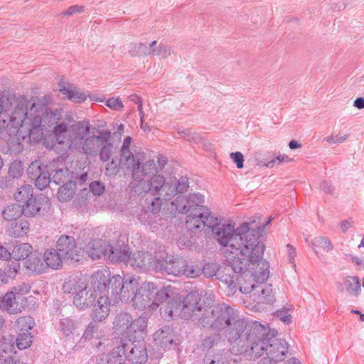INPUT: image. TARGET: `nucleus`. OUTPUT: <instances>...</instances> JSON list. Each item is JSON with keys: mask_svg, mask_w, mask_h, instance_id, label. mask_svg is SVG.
Returning <instances> with one entry per match:
<instances>
[{"mask_svg": "<svg viewBox=\"0 0 364 364\" xmlns=\"http://www.w3.org/2000/svg\"><path fill=\"white\" fill-rule=\"evenodd\" d=\"M132 138L124 139L121 149L119 164L132 171V181L130 185L138 195L148 191L156 193L164 184V176L158 174V167L154 159H147L143 152L131 150Z\"/></svg>", "mask_w": 364, "mask_h": 364, "instance_id": "1", "label": "nucleus"}, {"mask_svg": "<svg viewBox=\"0 0 364 364\" xmlns=\"http://www.w3.org/2000/svg\"><path fill=\"white\" fill-rule=\"evenodd\" d=\"M23 114L19 117V126L16 134L23 140L28 139L31 142H37L43 139L44 130L53 131L60 124L61 112L46 108L43 105L34 103L26 100Z\"/></svg>", "mask_w": 364, "mask_h": 364, "instance_id": "2", "label": "nucleus"}, {"mask_svg": "<svg viewBox=\"0 0 364 364\" xmlns=\"http://www.w3.org/2000/svg\"><path fill=\"white\" fill-rule=\"evenodd\" d=\"M204 217V227L211 229L215 239L223 247L225 252L234 251L245 254L250 245H253L258 239L259 231L250 228L247 223H242L237 229L231 224H224L218 222V218L213 216L210 210Z\"/></svg>", "mask_w": 364, "mask_h": 364, "instance_id": "3", "label": "nucleus"}, {"mask_svg": "<svg viewBox=\"0 0 364 364\" xmlns=\"http://www.w3.org/2000/svg\"><path fill=\"white\" fill-rule=\"evenodd\" d=\"M154 289L152 282H144L140 284L139 277L127 276L122 278L120 275H113L109 280V290L111 289V296L113 302L118 300L122 302H133L136 309L143 310L146 307L154 310L157 308V304L154 299L151 289Z\"/></svg>", "mask_w": 364, "mask_h": 364, "instance_id": "4", "label": "nucleus"}, {"mask_svg": "<svg viewBox=\"0 0 364 364\" xmlns=\"http://www.w3.org/2000/svg\"><path fill=\"white\" fill-rule=\"evenodd\" d=\"M252 346L249 356L257 358L264 354L267 356L261 360V364H276L282 361L288 352V345L285 340L274 336V331L255 322V330L250 334L248 341Z\"/></svg>", "mask_w": 364, "mask_h": 364, "instance_id": "5", "label": "nucleus"}, {"mask_svg": "<svg viewBox=\"0 0 364 364\" xmlns=\"http://www.w3.org/2000/svg\"><path fill=\"white\" fill-rule=\"evenodd\" d=\"M264 250L262 242L257 241L253 245H250L245 251V254L240 252V250L234 252L223 251L226 255L228 264L224 270L218 272V279L226 289L228 295L233 294L237 289L240 276L238 274H245L247 264L249 261H257L261 257Z\"/></svg>", "mask_w": 364, "mask_h": 364, "instance_id": "6", "label": "nucleus"}, {"mask_svg": "<svg viewBox=\"0 0 364 364\" xmlns=\"http://www.w3.org/2000/svg\"><path fill=\"white\" fill-rule=\"evenodd\" d=\"M205 197L200 193H191L188 198L178 196L176 200L171 201L167 210L173 215L178 213H188L186 226L191 232L200 231L204 228V217L208 213V208L202 204Z\"/></svg>", "mask_w": 364, "mask_h": 364, "instance_id": "7", "label": "nucleus"}, {"mask_svg": "<svg viewBox=\"0 0 364 364\" xmlns=\"http://www.w3.org/2000/svg\"><path fill=\"white\" fill-rule=\"evenodd\" d=\"M90 133V124L80 121L68 128L65 122H60L55 129V143L54 148L61 154L69 149H79L84 138Z\"/></svg>", "mask_w": 364, "mask_h": 364, "instance_id": "8", "label": "nucleus"}, {"mask_svg": "<svg viewBox=\"0 0 364 364\" xmlns=\"http://www.w3.org/2000/svg\"><path fill=\"white\" fill-rule=\"evenodd\" d=\"M148 355L144 344L121 339L107 357V364H144Z\"/></svg>", "mask_w": 364, "mask_h": 364, "instance_id": "9", "label": "nucleus"}, {"mask_svg": "<svg viewBox=\"0 0 364 364\" xmlns=\"http://www.w3.org/2000/svg\"><path fill=\"white\" fill-rule=\"evenodd\" d=\"M26 97L3 95L0 97V132L4 129L9 134H16L19 126V117L23 113Z\"/></svg>", "mask_w": 364, "mask_h": 364, "instance_id": "10", "label": "nucleus"}, {"mask_svg": "<svg viewBox=\"0 0 364 364\" xmlns=\"http://www.w3.org/2000/svg\"><path fill=\"white\" fill-rule=\"evenodd\" d=\"M247 326V321L240 317L237 313L235 319L232 320L224 329L225 336L231 345L230 348L231 353L249 355L252 345L248 341L250 334L255 330V323L251 328L245 333Z\"/></svg>", "mask_w": 364, "mask_h": 364, "instance_id": "11", "label": "nucleus"}, {"mask_svg": "<svg viewBox=\"0 0 364 364\" xmlns=\"http://www.w3.org/2000/svg\"><path fill=\"white\" fill-rule=\"evenodd\" d=\"M237 313L236 310L225 304H218L205 310V313L198 320V325L201 328L221 331L235 319Z\"/></svg>", "mask_w": 364, "mask_h": 364, "instance_id": "12", "label": "nucleus"}, {"mask_svg": "<svg viewBox=\"0 0 364 364\" xmlns=\"http://www.w3.org/2000/svg\"><path fill=\"white\" fill-rule=\"evenodd\" d=\"M63 288L65 292L75 295L73 303L79 309H85L93 305L97 298V295L91 289H87V279L82 275L69 278Z\"/></svg>", "mask_w": 364, "mask_h": 364, "instance_id": "13", "label": "nucleus"}, {"mask_svg": "<svg viewBox=\"0 0 364 364\" xmlns=\"http://www.w3.org/2000/svg\"><path fill=\"white\" fill-rule=\"evenodd\" d=\"M199 294L196 291L189 293L184 300H173L169 301L164 310L165 314L170 317L180 316L184 319H188L196 311H201L199 305Z\"/></svg>", "mask_w": 364, "mask_h": 364, "instance_id": "14", "label": "nucleus"}, {"mask_svg": "<svg viewBox=\"0 0 364 364\" xmlns=\"http://www.w3.org/2000/svg\"><path fill=\"white\" fill-rule=\"evenodd\" d=\"M56 249L63 259L78 262L82 251L76 246L75 238L69 235H61L56 242Z\"/></svg>", "mask_w": 364, "mask_h": 364, "instance_id": "15", "label": "nucleus"}, {"mask_svg": "<svg viewBox=\"0 0 364 364\" xmlns=\"http://www.w3.org/2000/svg\"><path fill=\"white\" fill-rule=\"evenodd\" d=\"M186 267V260L183 258L166 255L158 259L156 272H166L173 276L183 275Z\"/></svg>", "mask_w": 364, "mask_h": 364, "instance_id": "16", "label": "nucleus"}, {"mask_svg": "<svg viewBox=\"0 0 364 364\" xmlns=\"http://www.w3.org/2000/svg\"><path fill=\"white\" fill-rule=\"evenodd\" d=\"M158 259L159 257H154L148 252H137L131 257L129 256L128 262L133 268L138 271H156Z\"/></svg>", "mask_w": 364, "mask_h": 364, "instance_id": "17", "label": "nucleus"}, {"mask_svg": "<svg viewBox=\"0 0 364 364\" xmlns=\"http://www.w3.org/2000/svg\"><path fill=\"white\" fill-rule=\"evenodd\" d=\"M129 53L132 56L144 53L166 58L172 53V49L170 46L162 43L158 44L156 41H154L149 44V48L144 44L139 43L134 45V50H129Z\"/></svg>", "mask_w": 364, "mask_h": 364, "instance_id": "18", "label": "nucleus"}, {"mask_svg": "<svg viewBox=\"0 0 364 364\" xmlns=\"http://www.w3.org/2000/svg\"><path fill=\"white\" fill-rule=\"evenodd\" d=\"M262 254H264V252ZM262 258L263 255L257 261H249L247 264L246 273H250V277H253V280L257 283L265 282L269 275V263L263 260Z\"/></svg>", "mask_w": 364, "mask_h": 364, "instance_id": "19", "label": "nucleus"}, {"mask_svg": "<svg viewBox=\"0 0 364 364\" xmlns=\"http://www.w3.org/2000/svg\"><path fill=\"white\" fill-rule=\"evenodd\" d=\"M26 298L16 296L11 291L0 298V309L11 314H16L24 309Z\"/></svg>", "mask_w": 364, "mask_h": 364, "instance_id": "20", "label": "nucleus"}, {"mask_svg": "<svg viewBox=\"0 0 364 364\" xmlns=\"http://www.w3.org/2000/svg\"><path fill=\"white\" fill-rule=\"evenodd\" d=\"M163 183L161 187L157 190L156 193H159V195L170 199L174 197L177 193H183L187 191L189 188L187 177H181L177 183L167 182L164 177Z\"/></svg>", "mask_w": 364, "mask_h": 364, "instance_id": "21", "label": "nucleus"}, {"mask_svg": "<svg viewBox=\"0 0 364 364\" xmlns=\"http://www.w3.org/2000/svg\"><path fill=\"white\" fill-rule=\"evenodd\" d=\"M155 344L163 348L170 349L173 345L178 344L177 334L171 326H165L156 331L153 335Z\"/></svg>", "mask_w": 364, "mask_h": 364, "instance_id": "22", "label": "nucleus"}, {"mask_svg": "<svg viewBox=\"0 0 364 364\" xmlns=\"http://www.w3.org/2000/svg\"><path fill=\"white\" fill-rule=\"evenodd\" d=\"M50 205L49 199L47 196L41 194L38 196L29 198L22 206L23 214L26 217H33L41 215V210H45Z\"/></svg>", "mask_w": 364, "mask_h": 364, "instance_id": "23", "label": "nucleus"}, {"mask_svg": "<svg viewBox=\"0 0 364 364\" xmlns=\"http://www.w3.org/2000/svg\"><path fill=\"white\" fill-rule=\"evenodd\" d=\"M112 278V277L110 278L107 271L105 272L102 271H97L95 272L90 278V283L91 285L90 289L97 295V292L101 294L107 289V294L110 296V299L113 301L110 294L111 289L109 290V280Z\"/></svg>", "mask_w": 364, "mask_h": 364, "instance_id": "24", "label": "nucleus"}, {"mask_svg": "<svg viewBox=\"0 0 364 364\" xmlns=\"http://www.w3.org/2000/svg\"><path fill=\"white\" fill-rule=\"evenodd\" d=\"M147 193H149L151 196V198L149 200V199H146L147 205L146 209L154 213H158L159 211L163 209L164 213L166 214H170L168 213L167 208L168 205L171 203H168V201L171 200L170 198H166L165 196H162L159 195V193H153L152 191H148Z\"/></svg>", "mask_w": 364, "mask_h": 364, "instance_id": "25", "label": "nucleus"}, {"mask_svg": "<svg viewBox=\"0 0 364 364\" xmlns=\"http://www.w3.org/2000/svg\"><path fill=\"white\" fill-rule=\"evenodd\" d=\"M147 321L144 317H139L135 320L132 318L129 327L127 329L125 336L127 340L135 341L137 338H143L146 333Z\"/></svg>", "mask_w": 364, "mask_h": 364, "instance_id": "26", "label": "nucleus"}, {"mask_svg": "<svg viewBox=\"0 0 364 364\" xmlns=\"http://www.w3.org/2000/svg\"><path fill=\"white\" fill-rule=\"evenodd\" d=\"M255 291L250 295V298L258 304L271 303L274 301L272 288L271 284L264 283H257Z\"/></svg>", "mask_w": 364, "mask_h": 364, "instance_id": "27", "label": "nucleus"}, {"mask_svg": "<svg viewBox=\"0 0 364 364\" xmlns=\"http://www.w3.org/2000/svg\"><path fill=\"white\" fill-rule=\"evenodd\" d=\"M107 248L108 251H107L106 257L108 259L113 262H127L129 259V250L127 246L126 245H116L112 246L109 244H107Z\"/></svg>", "mask_w": 364, "mask_h": 364, "instance_id": "28", "label": "nucleus"}, {"mask_svg": "<svg viewBox=\"0 0 364 364\" xmlns=\"http://www.w3.org/2000/svg\"><path fill=\"white\" fill-rule=\"evenodd\" d=\"M109 296H101L98 298L97 304H94L92 318L94 320L101 322L105 320L109 314Z\"/></svg>", "mask_w": 364, "mask_h": 364, "instance_id": "29", "label": "nucleus"}, {"mask_svg": "<svg viewBox=\"0 0 364 364\" xmlns=\"http://www.w3.org/2000/svg\"><path fill=\"white\" fill-rule=\"evenodd\" d=\"M23 268L28 274H41L46 269V264L41 259L40 255L34 252L33 255L24 261Z\"/></svg>", "mask_w": 364, "mask_h": 364, "instance_id": "30", "label": "nucleus"}, {"mask_svg": "<svg viewBox=\"0 0 364 364\" xmlns=\"http://www.w3.org/2000/svg\"><path fill=\"white\" fill-rule=\"evenodd\" d=\"M105 137L100 136H92L86 138L80 144L78 151H83L86 154H96L99 148L103 144Z\"/></svg>", "mask_w": 364, "mask_h": 364, "instance_id": "31", "label": "nucleus"}, {"mask_svg": "<svg viewBox=\"0 0 364 364\" xmlns=\"http://www.w3.org/2000/svg\"><path fill=\"white\" fill-rule=\"evenodd\" d=\"M107 251V244L101 240L90 242L87 247V253L92 259H100L102 256L106 257Z\"/></svg>", "mask_w": 364, "mask_h": 364, "instance_id": "32", "label": "nucleus"}, {"mask_svg": "<svg viewBox=\"0 0 364 364\" xmlns=\"http://www.w3.org/2000/svg\"><path fill=\"white\" fill-rule=\"evenodd\" d=\"M132 316L126 312L118 314L114 321V329L117 334L126 335L132 321Z\"/></svg>", "mask_w": 364, "mask_h": 364, "instance_id": "33", "label": "nucleus"}, {"mask_svg": "<svg viewBox=\"0 0 364 364\" xmlns=\"http://www.w3.org/2000/svg\"><path fill=\"white\" fill-rule=\"evenodd\" d=\"M58 250H47L43 255V262L46 268L49 267L53 269H58L61 264L63 257L59 254Z\"/></svg>", "mask_w": 364, "mask_h": 364, "instance_id": "34", "label": "nucleus"}, {"mask_svg": "<svg viewBox=\"0 0 364 364\" xmlns=\"http://www.w3.org/2000/svg\"><path fill=\"white\" fill-rule=\"evenodd\" d=\"M239 277L238 284H240V290L244 294L252 293L255 291V289L257 287V283L253 280V277H250V274L247 272L245 274H240Z\"/></svg>", "mask_w": 364, "mask_h": 364, "instance_id": "35", "label": "nucleus"}, {"mask_svg": "<svg viewBox=\"0 0 364 364\" xmlns=\"http://www.w3.org/2000/svg\"><path fill=\"white\" fill-rule=\"evenodd\" d=\"M32 250L33 247L30 244L21 243L14 247L11 255L16 260H26L31 255L33 254Z\"/></svg>", "mask_w": 364, "mask_h": 364, "instance_id": "36", "label": "nucleus"}, {"mask_svg": "<svg viewBox=\"0 0 364 364\" xmlns=\"http://www.w3.org/2000/svg\"><path fill=\"white\" fill-rule=\"evenodd\" d=\"M343 284L347 292L355 296H358L361 291L360 279L355 276H348L344 278Z\"/></svg>", "mask_w": 364, "mask_h": 364, "instance_id": "37", "label": "nucleus"}, {"mask_svg": "<svg viewBox=\"0 0 364 364\" xmlns=\"http://www.w3.org/2000/svg\"><path fill=\"white\" fill-rule=\"evenodd\" d=\"M75 183L69 181L62 186L58 192V198L61 202L70 200L75 194Z\"/></svg>", "mask_w": 364, "mask_h": 364, "instance_id": "38", "label": "nucleus"}, {"mask_svg": "<svg viewBox=\"0 0 364 364\" xmlns=\"http://www.w3.org/2000/svg\"><path fill=\"white\" fill-rule=\"evenodd\" d=\"M3 217L6 220H16L22 214H23V210L22 205L18 203H14L8 205L3 210Z\"/></svg>", "mask_w": 364, "mask_h": 364, "instance_id": "39", "label": "nucleus"}, {"mask_svg": "<svg viewBox=\"0 0 364 364\" xmlns=\"http://www.w3.org/2000/svg\"><path fill=\"white\" fill-rule=\"evenodd\" d=\"M151 291L154 295V300H153V301H155L157 304V307L159 306V303L166 301L171 297V294H173V289L171 286L164 287L159 289L154 284V289H151Z\"/></svg>", "mask_w": 364, "mask_h": 364, "instance_id": "40", "label": "nucleus"}, {"mask_svg": "<svg viewBox=\"0 0 364 364\" xmlns=\"http://www.w3.org/2000/svg\"><path fill=\"white\" fill-rule=\"evenodd\" d=\"M34 180L36 187L40 190L44 189L49 185L52 181V178L46 166L42 169L41 173Z\"/></svg>", "mask_w": 364, "mask_h": 364, "instance_id": "41", "label": "nucleus"}, {"mask_svg": "<svg viewBox=\"0 0 364 364\" xmlns=\"http://www.w3.org/2000/svg\"><path fill=\"white\" fill-rule=\"evenodd\" d=\"M16 201H27L33 198V187L29 184H24L18 188L14 195Z\"/></svg>", "mask_w": 364, "mask_h": 364, "instance_id": "42", "label": "nucleus"}, {"mask_svg": "<svg viewBox=\"0 0 364 364\" xmlns=\"http://www.w3.org/2000/svg\"><path fill=\"white\" fill-rule=\"evenodd\" d=\"M222 336L219 333H211L204 338L202 341V348L204 350L211 349L215 346H218L219 343L223 342Z\"/></svg>", "mask_w": 364, "mask_h": 364, "instance_id": "43", "label": "nucleus"}, {"mask_svg": "<svg viewBox=\"0 0 364 364\" xmlns=\"http://www.w3.org/2000/svg\"><path fill=\"white\" fill-rule=\"evenodd\" d=\"M312 246L314 247V251L318 255L316 248L322 249L323 251L328 252L333 250V245L328 237L319 236L316 237L312 241Z\"/></svg>", "mask_w": 364, "mask_h": 364, "instance_id": "44", "label": "nucleus"}, {"mask_svg": "<svg viewBox=\"0 0 364 364\" xmlns=\"http://www.w3.org/2000/svg\"><path fill=\"white\" fill-rule=\"evenodd\" d=\"M34 324V320L31 316L20 317L15 322L16 330L20 332H28L33 327Z\"/></svg>", "mask_w": 364, "mask_h": 364, "instance_id": "45", "label": "nucleus"}, {"mask_svg": "<svg viewBox=\"0 0 364 364\" xmlns=\"http://www.w3.org/2000/svg\"><path fill=\"white\" fill-rule=\"evenodd\" d=\"M77 322L72 318H65L61 319L59 325L60 331L65 336L72 334L77 328Z\"/></svg>", "mask_w": 364, "mask_h": 364, "instance_id": "46", "label": "nucleus"}, {"mask_svg": "<svg viewBox=\"0 0 364 364\" xmlns=\"http://www.w3.org/2000/svg\"><path fill=\"white\" fill-rule=\"evenodd\" d=\"M66 97L73 102L81 103L86 100L87 95L80 88L73 85Z\"/></svg>", "mask_w": 364, "mask_h": 364, "instance_id": "47", "label": "nucleus"}, {"mask_svg": "<svg viewBox=\"0 0 364 364\" xmlns=\"http://www.w3.org/2000/svg\"><path fill=\"white\" fill-rule=\"evenodd\" d=\"M33 336L29 332H20L16 338V346L20 350L26 349L32 343Z\"/></svg>", "mask_w": 364, "mask_h": 364, "instance_id": "48", "label": "nucleus"}, {"mask_svg": "<svg viewBox=\"0 0 364 364\" xmlns=\"http://www.w3.org/2000/svg\"><path fill=\"white\" fill-rule=\"evenodd\" d=\"M23 173V166L21 161L16 160L10 164L8 171L9 177L14 179L19 178L22 176Z\"/></svg>", "mask_w": 364, "mask_h": 364, "instance_id": "49", "label": "nucleus"}, {"mask_svg": "<svg viewBox=\"0 0 364 364\" xmlns=\"http://www.w3.org/2000/svg\"><path fill=\"white\" fill-rule=\"evenodd\" d=\"M226 361V357L224 352H218L214 354H209L205 356L204 363L205 364H224Z\"/></svg>", "mask_w": 364, "mask_h": 364, "instance_id": "50", "label": "nucleus"}, {"mask_svg": "<svg viewBox=\"0 0 364 364\" xmlns=\"http://www.w3.org/2000/svg\"><path fill=\"white\" fill-rule=\"evenodd\" d=\"M101 146L102 148L100 151V159L103 161H107L113 154V145L108 142L107 139H105Z\"/></svg>", "mask_w": 364, "mask_h": 364, "instance_id": "51", "label": "nucleus"}, {"mask_svg": "<svg viewBox=\"0 0 364 364\" xmlns=\"http://www.w3.org/2000/svg\"><path fill=\"white\" fill-rule=\"evenodd\" d=\"M52 181L55 184L64 182L68 178L69 171L68 168H60L51 172Z\"/></svg>", "mask_w": 364, "mask_h": 364, "instance_id": "52", "label": "nucleus"}, {"mask_svg": "<svg viewBox=\"0 0 364 364\" xmlns=\"http://www.w3.org/2000/svg\"><path fill=\"white\" fill-rule=\"evenodd\" d=\"M45 166L41 164L40 161H35L32 162L27 168V174L28 177L34 180L37 176L41 173L42 169Z\"/></svg>", "mask_w": 364, "mask_h": 364, "instance_id": "53", "label": "nucleus"}, {"mask_svg": "<svg viewBox=\"0 0 364 364\" xmlns=\"http://www.w3.org/2000/svg\"><path fill=\"white\" fill-rule=\"evenodd\" d=\"M97 322V321L94 320L89 323L82 336L83 338L90 340L95 336H97V331L99 329V325Z\"/></svg>", "mask_w": 364, "mask_h": 364, "instance_id": "54", "label": "nucleus"}, {"mask_svg": "<svg viewBox=\"0 0 364 364\" xmlns=\"http://www.w3.org/2000/svg\"><path fill=\"white\" fill-rule=\"evenodd\" d=\"M182 138L186 139L188 141L198 143L201 141V136L196 132H191L189 129H184L178 132Z\"/></svg>", "mask_w": 364, "mask_h": 364, "instance_id": "55", "label": "nucleus"}, {"mask_svg": "<svg viewBox=\"0 0 364 364\" xmlns=\"http://www.w3.org/2000/svg\"><path fill=\"white\" fill-rule=\"evenodd\" d=\"M220 271L218 268V265L214 263L205 264L201 269L203 273L206 277H212L216 276L218 277V272Z\"/></svg>", "mask_w": 364, "mask_h": 364, "instance_id": "56", "label": "nucleus"}, {"mask_svg": "<svg viewBox=\"0 0 364 364\" xmlns=\"http://www.w3.org/2000/svg\"><path fill=\"white\" fill-rule=\"evenodd\" d=\"M183 270V275H186L187 277L195 278L201 274V268L198 265H188L186 263Z\"/></svg>", "mask_w": 364, "mask_h": 364, "instance_id": "57", "label": "nucleus"}, {"mask_svg": "<svg viewBox=\"0 0 364 364\" xmlns=\"http://www.w3.org/2000/svg\"><path fill=\"white\" fill-rule=\"evenodd\" d=\"M31 290V286L28 284L21 283L16 286H14L11 291L14 292L16 296H23L28 293Z\"/></svg>", "mask_w": 364, "mask_h": 364, "instance_id": "58", "label": "nucleus"}, {"mask_svg": "<svg viewBox=\"0 0 364 364\" xmlns=\"http://www.w3.org/2000/svg\"><path fill=\"white\" fill-rule=\"evenodd\" d=\"M106 105L110 109L119 111L124 107L122 102L119 98L112 97L106 101Z\"/></svg>", "mask_w": 364, "mask_h": 364, "instance_id": "59", "label": "nucleus"}, {"mask_svg": "<svg viewBox=\"0 0 364 364\" xmlns=\"http://www.w3.org/2000/svg\"><path fill=\"white\" fill-rule=\"evenodd\" d=\"M119 165L121 166L119 163L117 164L115 161L112 160L107 165L105 174L109 176L116 175L118 172Z\"/></svg>", "mask_w": 364, "mask_h": 364, "instance_id": "60", "label": "nucleus"}, {"mask_svg": "<svg viewBox=\"0 0 364 364\" xmlns=\"http://www.w3.org/2000/svg\"><path fill=\"white\" fill-rule=\"evenodd\" d=\"M15 228H16V231H14L12 234L15 236H19L22 232H26L29 229L28 223L26 222H16L15 223Z\"/></svg>", "mask_w": 364, "mask_h": 364, "instance_id": "61", "label": "nucleus"}, {"mask_svg": "<svg viewBox=\"0 0 364 364\" xmlns=\"http://www.w3.org/2000/svg\"><path fill=\"white\" fill-rule=\"evenodd\" d=\"M92 193L95 196H100L105 191L104 186L99 181H93L90 184Z\"/></svg>", "mask_w": 364, "mask_h": 364, "instance_id": "62", "label": "nucleus"}, {"mask_svg": "<svg viewBox=\"0 0 364 364\" xmlns=\"http://www.w3.org/2000/svg\"><path fill=\"white\" fill-rule=\"evenodd\" d=\"M348 138V135L345 134L343 136H340L339 134L337 135H332L330 136H328L325 138V140L331 144H340L344 142Z\"/></svg>", "mask_w": 364, "mask_h": 364, "instance_id": "63", "label": "nucleus"}, {"mask_svg": "<svg viewBox=\"0 0 364 364\" xmlns=\"http://www.w3.org/2000/svg\"><path fill=\"white\" fill-rule=\"evenodd\" d=\"M230 156L231 159H232V161L236 164L238 168H242L243 167L244 156L240 152L237 151L231 153Z\"/></svg>", "mask_w": 364, "mask_h": 364, "instance_id": "64", "label": "nucleus"}]
</instances>
